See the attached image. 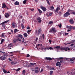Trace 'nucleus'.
Instances as JSON below:
<instances>
[{
	"label": "nucleus",
	"mask_w": 75,
	"mask_h": 75,
	"mask_svg": "<svg viewBox=\"0 0 75 75\" xmlns=\"http://www.w3.org/2000/svg\"><path fill=\"white\" fill-rule=\"evenodd\" d=\"M57 59L59 60V59H63V58L62 57H59V58H57Z\"/></svg>",
	"instance_id": "44"
},
{
	"label": "nucleus",
	"mask_w": 75,
	"mask_h": 75,
	"mask_svg": "<svg viewBox=\"0 0 75 75\" xmlns=\"http://www.w3.org/2000/svg\"><path fill=\"white\" fill-rule=\"evenodd\" d=\"M45 59L46 61H47V60H49V61H51V60H52V59L50 57H45Z\"/></svg>",
	"instance_id": "12"
},
{
	"label": "nucleus",
	"mask_w": 75,
	"mask_h": 75,
	"mask_svg": "<svg viewBox=\"0 0 75 75\" xmlns=\"http://www.w3.org/2000/svg\"><path fill=\"white\" fill-rule=\"evenodd\" d=\"M75 71V69H73L72 70V72L71 73V74L72 75H73V74H75V71Z\"/></svg>",
	"instance_id": "21"
},
{
	"label": "nucleus",
	"mask_w": 75,
	"mask_h": 75,
	"mask_svg": "<svg viewBox=\"0 0 75 75\" xmlns=\"http://www.w3.org/2000/svg\"><path fill=\"white\" fill-rule=\"evenodd\" d=\"M72 29H73V30H75V27H74L73 26V27L72 28Z\"/></svg>",
	"instance_id": "58"
},
{
	"label": "nucleus",
	"mask_w": 75,
	"mask_h": 75,
	"mask_svg": "<svg viewBox=\"0 0 75 75\" xmlns=\"http://www.w3.org/2000/svg\"><path fill=\"white\" fill-rule=\"evenodd\" d=\"M31 30H28L27 32V33H28H28H29L31 32Z\"/></svg>",
	"instance_id": "45"
},
{
	"label": "nucleus",
	"mask_w": 75,
	"mask_h": 75,
	"mask_svg": "<svg viewBox=\"0 0 75 75\" xmlns=\"http://www.w3.org/2000/svg\"><path fill=\"white\" fill-rule=\"evenodd\" d=\"M42 37H43V39H44V37H45V35H44V34H42Z\"/></svg>",
	"instance_id": "47"
},
{
	"label": "nucleus",
	"mask_w": 75,
	"mask_h": 75,
	"mask_svg": "<svg viewBox=\"0 0 75 75\" xmlns=\"http://www.w3.org/2000/svg\"><path fill=\"white\" fill-rule=\"evenodd\" d=\"M25 70H23L22 71V74H25Z\"/></svg>",
	"instance_id": "31"
},
{
	"label": "nucleus",
	"mask_w": 75,
	"mask_h": 75,
	"mask_svg": "<svg viewBox=\"0 0 75 75\" xmlns=\"http://www.w3.org/2000/svg\"><path fill=\"white\" fill-rule=\"evenodd\" d=\"M69 15H70V13L68 12H67L65 14H64V16L65 17H68V16H69Z\"/></svg>",
	"instance_id": "4"
},
{
	"label": "nucleus",
	"mask_w": 75,
	"mask_h": 75,
	"mask_svg": "<svg viewBox=\"0 0 75 75\" xmlns=\"http://www.w3.org/2000/svg\"><path fill=\"white\" fill-rule=\"evenodd\" d=\"M37 20L38 23H41V18L38 17L37 18Z\"/></svg>",
	"instance_id": "13"
},
{
	"label": "nucleus",
	"mask_w": 75,
	"mask_h": 75,
	"mask_svg": "<svg viewBox=\"0 0 75 75\" xmlns=\"http://www.w3.org/2000/svg\"><path fill=\"white\" fill-rule=\"evenodd\" d=\"M53 74V71H50V75H52V74Z\"/></svg>",
	"instance_id": "26"
},
{
	"label": "nucleus",
	"mask_w": 75,
	"mask_h": 75,
	"mask_svg": "<svg viewBox=\"0 0 75 75\" xmlns=\"http://www.w3.org/2000/svg\"><path fill=\"white\" fill-rule=\"evenodd\" d=\"M5 14H6V16H8V17H10V15L8 14V13H6Z\"/></svg>",
	"instance_id": "41"
},
{
	"label": "nucleus",
	"mask_w": 75,
	"mask_h": 75,
	"mask_svg": "<svg viewBox=\"0 0 75 75\" xmlns=\"http://www.w3.org/2000/svg\"><path fill=\"white\" fill-rule=\"evenodd\" d=\"M42 50H47V47H44L43 48H42Z\"/></svg>",
	"instance_id": "40"
},
{
	"label": "nucleus",
	"mask_w": 75,
	"mask_h": 75,
	"mask_svg": "<svg viewBox=\"0 0 75 75\" xmlns=\"http://www.w3.org/2000/svg\"><path fill=\"white\" fill-rule=\"evenodd\" d=\"M5 17L6 18H8V17L7 15H5Z\"/></svg>",
	"instance_id": "62"
},
{
	"label": "nucleus",
	"mask_w": 75,
	"mask_h": 75,
	"mask_svg": "<svg viewBox=\"0 0 75 75\" xmlns=\"http://www.w3.org/2000/svg\"><path fill=\"white\" fill-rule=\"evenodd\" d=\"M3 71L4 73L5 74H6V73H7V71H6V70H5V69H3Z\"/></svg>",
	"instance_id": "36"
},
{
	"label": "nucleus",
	"mask_w": 75,
	"mask_h": 75,
	"mask_svg": "<svg viewBox=\"0 0 75 75\" xmlns=\"http://www.w3.org/2000/svg\"><path fill=\"white\" fill-rule=\"evenodd\" d=\"M71 44V42L68 43H67V44L64 43V44H65V45H67V44Z\"/></svg>",
	"instance_id": "54"
},
{
	"label": "nucleus",
	"mask_w": 75,
	"mask_h": 75,
	"mask_svg": "<svg viewBox=\"0 0 75 75\" xmlns=\"http://www.w3.org/2000/svg\"><path fill=\"white\" fill-rule=\"evenodd\" d=\"M72 27H73V26H72L68 27V28H69V29H72Z\"/></svg>",
	"instance_id": "39"
},
{
	"label": "nucleus",
	"mask_w": 75,
	"mask_h": 75,
	"mask_svg": "<svg viewBox=\"0 0 75 75\" xmlns=\"http://www.w3.org/2000/svg\"><path fill=\"white\" fill-rule=\"evenodd\" d=\"M17 31H18V30H17V29H16L14 30V33H16V32H17Z\"/></svg>",
	"instance_id": "32"
},
{
	"label": "nucleus",
	"mask_w": 75,
	"mask_h": 75,
	"mask_svg": "<svg viewBox=\"0 0 75 75\" xmlns=\"http://www.w3.org/2000/svg\"><path fill=\"white\" fill-rule=\"evenodd\" d=\"M14 4H15V5H16V6H18V5H19V2H18V1H16L14 3Z\"/></svg>",
	"instance_id": "16"
},
{
	"label": "nucleus",
	"mask_w": 75,
	"mask_h": 75,
	"mask_svg": "<svg viewBox=\"0 0 75 75\" xmlns=\"http://www.w3.org/2000/svg\"><path fill=\"white\" fill-rule=\"evenodd\" d=\"M23 35L25 37H27L28 35L26 33H25L23 34Z\"/></svg>",
	"instance_id": "22"
},
{
	"label": "nucleus",
	"mask_w": 75,
	"mask_h": 75,
	"mask_svg": "<svg viewBox=\"0 0 75 75\" xmlns=\"http://www.w3.org/2000/svg\"><path fill=\"white\" fill-rule=\"evenodd\" d=\"M49 9L50 10L52 11L53 10H54V7L53 6H51L49 7Z\"/></svg>",
	"instance_id": "14"
},
{
	"label": "nucleus",
	"mask_w": 75,
	"mask_h": 75,
	"mask_svg": "<svg viewBox=\"0 0 75 75\" xmlns=\"http://www.w3.org/2000/svg\"><path fill=\"white\" fill-rule=\"evenodd\" d=\"M58 26L60 28H61V26H62V25H61V24H60L59 25H58Z\"/></svg>",
	"instance_id": "48"
},
{
	"label": "nucleus",
	"mask_w": 75,
	"mask_h": 75,
	"mask_svg": "<svg viewBox=\"0 0 75 75\" xmlns=\"http://www.w3.org/2000/svg\"><path fill=\"white\" fill-rule=\"evenodd\" d=\"M11 25L13 28H15L16 27V25L14 22H13L11 24Z\"/></svg>",
	"instance_id": "11"
},
{
	"label": "nucleus",
	"mask_w": 75,
	"mask_h": 75,
	"mask_svg": "<svg viewBox=\"0 0 75 75\" xmlns=\"http://www.w3.org/2000/svg\"><path fill=\"white\" fill-rule=\"evenodd\" d=\"M8 20L7 21H5L2 22L1 23V24L2 25L3 27V28H4V29H6L7 27H6V25H5L4 24H5V23H7L8 22Z\"/></svg>",
	"instance_id": "1"
},
{
	"label": "nucleus",
	"mask_w": 75,
	"mask_h": 75,
	"mask_svg": "<svg viewBox=\"0 0 75 75\" xmlns=\"http://www.w3.org/2000/svg\"><path fill=\"white\" fill-rule=\"evenodd\" d=\"M41 29L40 28L39 29L37 33V35H39L40 34H41Z\"/></svg>",
	"instance_id": "9"
},
{
	"label": "nucleus",
	"mask_w": 75,
	"mask_h": 75,
	"mask_svg": "<svg viewBox=\"0 0 75 75\" xmlns=\"http://www.w3.org/2000/svg\"><path fill=\"white\" fill-rule=\"evenodd\" d=\"M4 39H2L1 41V44H2V43H3V42H4Z\"/></svg>",
	"instance_id": "33"
},
{
	"label": "nucleus",
	"mask_w": 75,
	"mask_h": 75,
	"mask_svg": "<svg viewBox=\"0 0 75 75\" xmlns=\"http://www.w3.org/2000/svg\"><path fill=\"white\" fill-rule=\"evenodd\" d=\"M47 3H48V4H49V5H50V2L49 1H48V0H46Z\"/></svg>",
	"instance_id": "49"
},
{
	"label": "nucleus",
	"mask_w": 75,
	"mask_h": 75,
	"mask_svg": "<svg viewBox=\"0 0 75 75\" xmlns=\"http://www.w3.org/2000/svg\"><path fill=\"white\" fill-rule=\"evenodd\" d=\"M11 64L12 65H15V64H17V62H11Z\"/></svg>",
	"instance_id": "20"
},
{
	"label": "nucleus",
	"mask_w": 75,
	"mask_h": 75,
	"mask_svg": "<svg viewBox=\"0 0 75 75\" xmlns=\"http://www.w3.org/2000/svg\"><path fill=\"white\" fill-rule=\"evenodd\" d=\"M35 34H37V30H36L35 31Z\"/></svg>",
	"instance_id": "55"
},
{
	"label": "nucleus",
	"mask_w": 75,
	"mask_h": 75,
	"mask_svg": "<svg viewBox=\"0 0 75 75\" xmlns=\"http://www.w3.org/2000/svg\"><path fill=\"white\" fill-rule=\"evenodd\" d=\"M35 73L36 74H38V72H40V71H38V70H35Z\"/></svg>",
	"instance_id": "30"
},
{
	"label": "nucleus",
	"mask_w": 75,
	"mask_h": 75,
	"mask_svg": "<svg viewBox=\"0 0 75 75\" xmlns=\"http://www.w3.org/2000/svg\"><path fill=\"white\" fill-rule=\"evenodd\" d=\"M6 5L5 3H4L2 4V8H6Z\"/></svg>",
	"instance_id": "19"
},
{
	"label": "nucleus",
	"mask_w": 75,
	"mask_h": 75,
	"mask_svg": "<svg viewBox=\"0 0 75 75\" xmlns=\"http://www.w3.org/2000/svg\"><path fill=\"white\" fill-rule=\"evenodd\" d=\"M49 16H52V13H49Z\"/></svg>",
	"instance_id": "59"
},
{
	"label": "nucleus",
	"mask_w": 75,
	"mask_h": 75,
	"mask_svg": "<svg viewBox=\"0 0 75 75\" xmlns=\"http://www.w3.org/2000/svg\"><path fill=\"white\" fill-rule=\"evenodd\" d=\"M40 8H41L42 10L43 11H45L46 10H47V9H46V8H45V7H44L42 6H40Z\"/></svg>",
	"instance_id": "8"
},
{
	"label": "nucleus",
	"mask_w": 75,
	"mask_h": 75,
	"mask_svg": "<svg viewBox=\"0 0 75 75\" xmlns=\"http://www.w3.org/2000/svg\"><path fill=\"white\" fill-rule=\"evenodd\" d=\"M59 64H60V62H57V63H56V66L58 67V66H59Z\"/></svg>",
	"instance_id": "25"
},
{
	"label": "nucleus",
	"mask_w": 75,
	"mask_h": 75,
	"mask_svg": "<svg viewBox=\"0 0 75 75\" xmlns=\"http://www.w3.org/2000/svg\"><path fill=\"white\" fill-rule=\"evenodd\" d=\"M16 41H17V40L16 39H15L13 40V43H16Z\"/></svg>",
	"instance_id": "28"
},
{
	"label": "nucleus",
	"mask_w": 75,
	"mask_h": 75,
	"mask_svg": "<svg viewBox=\"0 0 75 75\" xmlns=\"http://www.w3.org/2000/svg\"><path fill=\"white\" fill-rule=\"evenodd\" d=\"M38 11H39V13H42V11H41V10L40 9L38 8Z\"/></svg>",
	"instance_id": "34"
},
{
	"label": "nucleus",
	"mask_w": 75,
	"mask_h": 75,
	"mask_svg": "<svg viewBox=\"0 0 75 75\" xmlns=\"http://www.w3.org/2000/svg\"><path fill=\"white\" fill-rule=\"evenodd\" d=\"M35 41H36V42H37V41H38V37H37L36 38Z\"/></svg>",
	"instance_id": "51"
},
{
	"label": "nucleus",
	"mask_w": 75,
	"mask_h": 75,
	"mask_svg": "<svg viewBox=\"0 0 75 75\" xmlns=\"http://www.w3.org/2000/svg\"><path fill=\"white\" fill-rule=\"evenodd\" d=\"M54 48H56V49H59V48H61V47L60 46H57L54 47Z\"/></svg>",
	"instance_id": "23"
},
{
	"label": "nucleus",
	"mask_w": 75,
	"mask_h": 75,
	"mask_svg": "<svg viewBox=\"0 0 75 75\" xmlns=\"http://www.w3.org/2000/svg\"><path fill=\"white\" fill-rule=\"evenodd\" d=\"M49 49L50 50H54V49H53V48L51 47H49Z\"/></svg>",
	"instance_id": "46"
},
{
	"label": "nucleus",
	"mask_w": 75,
	"mask_h": 75,
	"mask_svg": "<svg viewBox=\"0 0 75 75\" xmlns=\"http://www.w3.org/2000/svg\"><path fill=\"white\" fill-rule=\"evenodd\" d=\"M69 22H70V24H74V20L72 19H71L69 21Z\"/></svg>",
	"instance_id": "15"
},
{
	"label": "nucleus",
	"mask_w": 75,
	"mask_h": 75,
	"mask_svg": "<svg viewBox=\"0 0 75 75\" xmlns=\"http://www.w3.org/2000/svg\"><path fill=\"white\" fill-rule=\"evenodd\" d=\"M70 11H71V12L72 11H71L70 9H69L67 11V12H68V13H69V12H70Z\"/></svg>",
	"instance_id": "50"
},
{
	"label": "nucleus",
	"mask_w": 75,
	"mask_h": 75,
	"mask_svg": "<svg viewBox=\"0 0 75 75\" xmlns=\"http://www.w3.org/2000/svg\"><path fill=\"white\" fill-rule=\"evenodd\" d=\"M35 2H36V3H37V2H38V0H35Z\"/></svg>",
	"instance_id": "60"
},
{
	"label": "nucleus",
	"mask_w": 75,
	"mask_h": 75,
	"mask_svg": "<svg viewBox=\"0 0 75 75\" xmlns=\"http://www.w3.org/2000/svg\"><path fill=\"white\" fill-rule=\"evenodd\" d=\"M21 26L22 29H24V26L23 24H21Z\"/></svg>",
	"instance_id": "29"
},
{
	"label": "nucleus",
	"mask_w": 75,
	"mask_h": 75,
	"mask_svg": "<svg viewBox=\"0 0 75 75\" xmlns=\"http://www.w3.org/2000/svg\"><path fill=\"white\" fill-rule=\"evenodd\" d=\"M56 30H55V28H52V29H50L49 32L50 33H51V32H55Z\"/></svg>",
	"instance_id": "5"
},
{
	"label": "nucleus",
	"mask_w": 75,
	"mask_h": 75,
	"mask_svg": "<svg viewBox=\"0 0 75 75\" xmlns=\"http://www.w3.org/2000/svg\"><path fill=\"white\" fill-rule=\"evenodd\" d=\"M6 58H7V57L2 56L0 57V59H1V60H5Z\"/></svg>",
	"instance_id": "6"
},
{
	"label": "nucleus",
	"mask_w": 75,
	"mask_h": 75,
	"mask_svg": "<svg viewBox=\"0 0 75 75\" xmlns=\"http://www.w3.org/2000/svg\"><path fill=\"white\" fill-rule=\"evenodd\" d=\"M74 60H75V58L73 57L72 59H70V61H71V63H74Z\"/></svg>",
	"instance_id": "10"
},
{
	"label": "nucleus",
	"mask_w": 75,
	"mask_h": 75,
	"mask_svg": "<svg viewBox=\"0 0 75 75\" xmlns=\"http://www.w3.org/2000/svg\"><path fill=\"white\" fill-rule=\"evenodd\" d=\"M61 49V50H65V51H68V50H71V49L68 47H64L63 48L62 47Z\"/></svg>",
	"instance_id": "2"
},
{
	"label": "nucleus",
	"mask_w": 75,
	"mask_h": 75,
	"mask_svg": "<svg viewBox=\"0 0 75 75\" xmlns=\"http://www.w3.org/2000/svg\"><path fill=\"white\" fill-rule=\"evenodd\" d=\"M7 54H8L7 53H6V52H4L3 53V55L4 56H8V55Z\"/></svg>",
	"instance_id": "18"
},
{
	"label": "nucleus",
	"mask_w": 75,
	"mask_h": 75,
	"mask_svg": "<svg viewBox=\"0 0 75 75\" xmlns=\"http://www.w3.org/2000/svg\"><path fill=\"white\" fill-rule=\"evenodd\" d=\"M52 23H53V22L51 21L49 22V24H52Z\"/></svg>",
	"instance_id": "38"
},
{
	"label": "nucleus",
	"mask_w": 75,
	"mask_h": 75,
	"mask_svg": "<svg viewBox=\"0 0 75 75\" xmlns=\"http://www.w3.org/2000/svg\"><path fill=\"white\" fill-rule=\"evenodd\" d=\"M30 55L28 54L26 57H30Z\"/></svg>",
	"instance_id": "56"
},
{
	"label": "nucleus",
	"mask_w": 75,
	"mask_h": 75,
	"mask_svg": "<svg viewBox=\"0 0 75 75\" xmlns=\"http://www.w3.org/2000/svg\"><path fill=\"white\" fill-rule=\"evenodd\" d=\"M35 65H37V63H30V64L28 66V67H31L32 66H34Z\"/></svg>",
	"instance_id": "3"
},
{
	"label": "nucleus",
	"mask_w": 75,
	"mask_h": 75,
	"mask_svg": "<svg viewBox=\"0 0 75 75\" xmlns=\"http://www.w3.org/2000/svg\"><path fill=\"white\" fill-rule=\"evenodd\" d=\"M42 45L41 44H38V47H42Z\"/></svg>",
	"instance_id": "35"
},
{
	"label": "nucleus",
	"mask_w": 75,
	"mask_h": 75,
	"mask_svg": "<svg viewBox=\"0 0 75 75\" xmlns=\"http://www.w3.org/2000/svg\"><path fill=\"white\" fill-rule=\"evenodd\" d=\"M1 37H4V33H2L1 36Z\"/></svg>",
	"instance_id": "43"
},
{
	"label": "nucleus",
	"mask_w": 75,
	"mask_h": 75,
	"mask_svg": "<svg viewBox=\"0 0 75 75\" xmlns=\"http://www.w3.org/2000/svg\"><path fill=\"white\" fill-rule=\"evenodd\" d=\"M18 37H20L21 38H23V36L21 35H19L18 36Z\"/></svg>",
	"instance_id": "27"
},
{
	"label": "nucleus",
	"mask_w": 75,
	"mask_h": 75,
	"mask_svg": "<svg viewBox=\"0 0 75 75\" xmlns=\"http://www.w3.org/2000/svg\"><path fill=\"white\" fill-rule=\"evenodd\" d=\"M20 69H20V68H18L16 70V71L17 72H18V71H20Z\"/></svg>",
	"instance_id": "42"
},
{
	"label": "nucleus",
	"mask_w": 75,
	"mask_h": 75,
	"mask_svg": "<svg viewBox=\"0 0 75 75\" xmlns=\"http://www.w3.org/2000/svg\"><path fill=\"white\" fill-rule=\"evenodd\" d=\"M46 15H47V17H49V15H48V14L47 13L46 14Z\"/></svg>",
	"instance_id": "61"
},
{
	"label": "nucleus",
	"mask_w": 75,
	"mask_h": 75,
	"mask_svg": "<svg viewBox=\"0 0 75 75\" xmlns=\"http://www.w3.org/2000/svg\"><path fill=\"white\" fill-rule=\"evenodd\" d=\"M27 1V0H25L24 1H23V4H25V3H26Z\"/></svg>",
	"instance_id": "37"
},
{
	"label": "nucleus",
	"mask_w": 75,
	"mask_h": 75,
	"mask_svg": "<svg viewBox=\"0 0 75 75\" xmlns=\"http://www.w3.org/2000/svg\"><path fill=\"white\" fill-rule=\"evenodd\" d=\"M8 47H13V44H12V43H11L9 44L8 46Z\"/></svg>",
	"instance_id": "17"
},
{
	"label": "nucleus",
	"mask_w": 75,
	"mask_h": 75,
	"mask_svg": "<svg viewBox=\"0 0 75 75\" xmlns=\"http://www.w3.org/2000/svg\"><path fill=\"white\" fill-rule=\"evenodd\" d=\"M38 67H36L35 68V70H36V69L37 70L38 69Z\"/></svg>",
	"instance_id": "52"
},
{
	"label": "nucleus",
	"mask_w": 75,
	"mask_h": 75,
	"mask_svg": "<svg viewBox=\"0 0 75 75\" xmlns=\"http://www.w3.org/2000/svg\"><path fill=\"white\" fill-rule=\"evenodd\" d=\"M71 41H72V42H75V40H71Z\"/></svg>",
	"instance_id": "63"
},
{
	"label": "nucleus",
	"mask_w": 75,
	"mask_h": 75,
	"mask_svg": "<svg viewBox=\"0 0 75 75\" xmlns=\"http://www.w3.org/2000/svg\"><path fill=\"white\" fill-rule=\"evenodd\" d=\"M68 33H65V35H68Z\"/></svg>",
	"instance_id": "53"
},
{
	"label": "nucleus",
	"mask_w": 75,
	"mask_h": 75,
	"mask_svg": "<svg viewBox=\"0 0 75 75\" xmlns=\"http://www.w3.org/2000/svg\"><path fill=\"white\" fill-rule=\"evenodd\" d=\"M59 10H60V8L59 7H57L55 11V13H58V11Z\"/></svg>",
	"instance_id": "7"
},
{
	"label": "nucleus",
	"mask_w": 75,
	"mask_h": 75,
	"mask_svg": "<svg viewBox=\"0 0 75 75\" xmlns=\"http://www.w3.org/2000/svg\"><path fill=\"white\" fill-rule=\"evenodd\" d=\"M73 11H72L71 12H70L71 14H73L74 15H75V13L73 12Z\"/></svg>",
	"instance_id": "24"
},
{
	"label": "nucleus",
	"mask_w": 75,
	"mask_h": 75,
	"mask_svg": "<svg viewBox=\"0 0 75 75\" xmlns=\"http://www.w3.org/2000/svg\"><path fill=\"white\" fill-rule=\"evenodd\" d=\"M74 45V44H72L70 46H71V47H72V46H73Z\"/></svg>",
	"instance_id": "64"
},
{
	"label": "nucleus",
	"mask_w": 75,
	"mask_h": 75,
	"mask_svg": "<svg viewBox=\"0 0 75 75\" xmlns=\"http://www.w3.org/2000/svg\"><path fill=\"white\" fill-rule=\"evenodd\" d=\"M49 42H50V44H51V40H49Z\"/></svg>",
	"instance_id": "57"
}]
</instances>
